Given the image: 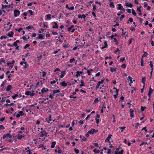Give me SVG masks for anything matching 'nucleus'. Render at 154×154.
Returning <instances> with one entry per match:
<instances>
[{"label": "nucleus", "mask_w": 154, "mask_h": 154, "mask_svg": "<svg viewBox=\"0 0 154 154\" xmlns=\"http://www.w3.org/2000/svg\"><path fill=\"white\" fill-rule=\"evenodd\" d=\"M98 131V130H95L91 128V130L88 131V134H93L94 133H96Z\"/></svg>", "instance_id": "f257e3e1"}, {"label": "nucleus", "mask_w": 154, "mask_h": 154, "mask_svg": "<svg viewBox=\"0 0 154 154\" xmlns=\"http://www.w3.org/2000/svg\"><path fill=\"white\" fill-rule=\"evenodd\" d=\"M7 137H9L10 138H11L12 137V136L10 134L8 133L4 134L2 138L5 139Z\"/></svg>", "instance_id": "f03ea898"}, {"label": "nucleus", "mask_w": 154, "mask_h": 154, "mask_svg": "<svg viewBox=\"0 0 154 154\" xmlns=\"http://www.w3.org/2000/svg\"><path fill=\"white\" fill-rule=\"evenodd\" d=\"M20 11L19 10H15L14 11V14L15 17H17L20 14Z\"/></svg>", "instance_id": "7ed1b4c3"}, {"label": "nucleus", "mask_w": 154, "mask_h": 154, "mask_svg": "<svg viewBox=\"0 0 154 154\" xmlns=\"http://www.w3.org/2000/svg\"><path fill=\"white\" fill-rule=\"evenodd\" d=\"M41 134L40 135V136L41 137H43L44 136H47V133L46 131L45 130H44L43 131H41Z\"/></svg>", "instance_id": "20e7f679"}, {"label": "nucleus", "mask_w": 154, "mask_h": 154, "mask_svg": "<svg viewBox=\"0 0 154 154\" xmlns=\"http://www.w3.org/2000/svg\"><path fill=\"white\" fill-rule=\"evenodd\" d=\"M118 9L119 10H122V11H124L125 12V9L124 8H123V7L122 6L121 4L120 3L118 4Z\"/></svg>", "instance_id": "39448f33"}, {"label": "nucleus", "mask_w": 154, "mask_h": 154, "mask_svg": "<svg viewBox=\"0 0 154 154\" xmlns=\"http://www.w3.org/2000/svg\"><path fill=\"white\" fill-rule=\"evenodd\" d=\"M49 91L47 88H43L41 90L42 93H43L45 92H47Z\"/></svg>", "instance_id": "423d86ee"}, {"label": "nucleus", "mask_w": 154, "mask_h": 154, "mask_svg": "<svg viewBox=\"0 0 154 154\" xmlns=\"http://www.w3.org/2000/svg\"><path fill=\"white\" fill-rule=\"evenodd\" d=\"M112 136V135L111 134L109 135L108 137H107V138L105 140V142H109V143H110V142L109 141V140H110V139L111 137Z\"/></svg>", "instance_id": "0eeeda50"}, {"label": "nucleus", "mask_w": 154, "mask_h": 154, "mask_svg": "<svg viewBox=\"0 0 154 154\" xmlns=\"http://www.w3.org/2000/svg\"><path fill=\"white\" fill-rule=\"evenodd\" d=\"M125 5L127 7L132 8L133 5L131 3L126 2L125 3Z\"/></svg>", "instance_id": "6e6552de"}, {"label": "nucleus", "mask_w": 154, "mask_h": 154, "mask_svg": "<svg viewBox=\"0 0 154 154\" xmlns=\"http://www.w3.org/2000/svg\"><path fill=\"white\" fill-rule=\"evenodd\" d=\"M153 92V90L151 88V87H150L149 90V91L148 94V95L149 96V97H150L151 95L152 94V93Z\"/></svg>", "instance_id": "1a4fd4ad"}, {"label": "nucleus", "mask_w": 154, "mask_h": 154, "mask_svg": "<svg viewBox=\"0 0 154 154\" xmlns=\"http://www.w3.org/2000/svg\"><path fill=\"white\" fill-rule=\"evenodd\" d=\"M14 32L13 31L9 32L7 34L9 37H12L13 36Z\"/></svg>", "instance_id": "9d476101"}, {"label": "nucleus", "mask_w": 154, "mask_h": 154, "mask_svg": "<svg viewBox=\"0 0 154 154\" xmlns=\"http://www.w3.org/2000/svg\"><path fill=\"white\" fill-rule=\"evenodd\" d=\"M60 84L61 86L63 87H66L67 85V84L65 82V81H64L63 82H61L60 83Z\"/></svg>", "instance_id": "9b49d317"}, {"label": "nucleus", "mask_w": 154, "mask_h": 154, "mask_svg": "<svg viewBox=\"0 0 154 154\" xmlns=\"http://www.w3.org/2000/svg\"><path fill=\"white\" fill-rule=\"evenodd\" d=\"M78 17L79 18H83L84 19H85L86 17V16L85 14H83L82 15L79 14L78 15Z\"/></svg>", "instance_id": "f8f14e48"}, {"label": "nucleus", "mask_w": 154, "mask_h": 154, "mask_svg": "<svg viewBox=\"0 0 154 154\" xmlns=\"http://www.w3.org/2000/svg\"><path fill=\"white\" fill-rule=\"evenodd\" d=\"M12 88V86L11 85H8L7 86V88L6 89V91H9Z\"/></svg>", "instance_id": "ddd939ff"}, {"label": "nucleus", "mask_w": 154, "mask_h": 154, "mask_svg": "<svg viewBox=\"0 0 154 154\" xmlns=\"http://www.w3.org/2000/svg\"><path fill=\"white\" fill-rule=\"evenodd\" d=\"M43 37V35H42V34H40L38 35V36L36 38L38 39H44Z\"/></svg>", "instance_id": "4468645a"}, {"label": "nucleus", "mask_w": 154, "mask_h": 154, "mask_svg": "<svg viewBox=\"0 0 154 154\" xmlns=\"http://www.w3.org/2000/svg\"><path fill=\"white\" fill-rule=\"evenodd\" d=\"M76 73L77 74L76 75V76L78 77L81 74H82L83 72L82 71H77L76 72Z\"/></svg>", "instance_id": "2eb2a0df"}, {"label": "nucleus", "mask_w": 154, "mask_h": 154, "mask_svg": "<svg viewBox=\"0 0 154 154\" xmlns=\"http://www.w3.org/2000/svg\"><path fill=\"white\" fill-rule=\"evenodd\" d=\"M54 25L53 26H52L53 28L57 29L58 27V25L57 23L55 22H54Z\"/></svg>", "instance_id": "dca6fc26"}, {"label": "nucleus", "mask_w": 154, "mask_h": 154, "mask_svg": "<svg viewBox=\"0 0 154 154\" xmlns=\"http://www.w3.org/2000/svg\"><path fill=\"white\" fill-rule=\"evenodd\" d=\"M101 100L100 98H97L94 100V103H96L98 102L99 101H100Z\"/></svg>", "instance_id": "f3484780"}, {"label": "nucleus", "mask_w": 154, "mask_h": 154, "mask_svg": "<svg viewBox=\"0 0 154 154\" xmlns=\"http://www.w3.org/2000/svg\"><path fill=\"white\" fill-rule=\"evenodd\" d=\"M51 14H48L46 15L47 18L49 20H50L51 19Z\"/></svg>", "instance_id": "a211bd4d"}, {"label": "nucleus", "mask_w": 154, "mask_h": 154, "mask_svg": "<svg viewBox=\"0 0 154 154\" xmlns=\"http://www.w3.org/2000/svg\"><path fill=\"white\" fill-rule=\"evenodd\" d=\"M105 79H102L101 81H99L97 83V84L100 85V84H103Z\"/></svg>", "instance_id": "6ab92c4d"}, {"label": "nucleus", "mask_w": 154, "mask_h": 154, "mask_svg": "<svg viewBox=\"0 0 154 154\" xmlns=\"http://www.w3.org/2000/svg\"><path fill=\"white\" fill-rule=\"evenodd\" d=\"M17 138L18 140H21L22 139L23 137H24L22 135H20L19 134H18L17 135Z\"/></svg>", "instance_id": "aec40b11"}, {"label": "nucleus", "mask_w": 154, "mask_h": 154, "mask_svg": "<svg viewBox=\"0 0 154 154\" xmlns=\"http://www.w3.org/2000/svg\"><path fill=\"white\" fill-rule=\"evenodd\" d=\"M14 103H12L10 104H8V103H5V105L6 106H14Z\"/></svg>", "instance_id": "412c9836"}, {"label": "nucleus", "mask_w": 154, "mask_h": 154, "mask_svg": "<svg viewBox=\"0 0 154 154\" xmlns=\"http://www.w3.org/2000/svg\"><path fill=\"white\" fill-rule=\"evenodd\" d=\"M59 92H60V90H53V95H54L55 94Z\"/></svg>", "instance_id": "4be33fe9"}, {"label": "nucleus", "mask_w": 154, "mask_h": 154, "mask_svg": "<svg viewBox=\"0 0 154 154\" xmlns=\"http://www.w3.org/2000/svg\"><path fill=\"white\" fill-rule=\"evenodd\" d=\"M81 84L80 85V88L84 86H85V85L84 83V82L83 80H81Z\"/></svg>", "instance_id": "5701e85b"}, {"label": "nucleus", "mask_w": 154, "mask_h": 154, "mask_svg": "<svg viewBox=\"0 0 154 154\" xmlns=\"http://www.w3.org/2000/svg\"><path fill=\"white\" fill-rule=\"evenodd\" d=\"M51 115H50V116H49V118L48 119V120L47 119H46V121H47V122H48V123H50V122L51 121Z\"/></svg>", "instance_id": "b1692460"}, {"label": "nucleus", "mask_w": 154, "mask_h": 154, "mask_svg": "<svg viewBox=\"0 0 154 154\" xmlns=\"http://www.w3.org/2000/svg\"><path fill=\"white\" fill-rule=\"evenodd\" d=\"M116 68H113L112 67H111L110 68V70L111 72H116Z\"/></svg>", "instance_id": "393cba45"}, {"label": "nucleus", "mask_w": 154, "mask_h": 154, "mask_svg": "<svg viewBox=\"0 0 154 154\" xmlns=\"http://www.w3.org/2000/svg\"><path fill=\"white\" fill-rule=\"evenodd\" d=\"M56 144V142H52L51 143V148H54V147L55 146V145Z\"/></svg>", "instance_id": "a878e982"}, {"label": "nucleus", "mask_w": 154, "mask_h": 154, "mask_svg": "<svg viewBox=\"0 0 154 154\" xmlns=\"http://www.w3.org/2000/svg\"><path fill=\"white\" fill-rule=\"evenodd\" d=\"M109 6L110 7L114 8L115 6L113 2H111L110 3Z\"/></svg>", "instance_id": "bb28decb"}, {"label": "nucleus", "mask_w": 154, "mask_h": 154, "mask_svg": "<svg viewBox=\"0 0 154 154\" xmlns=\"http://www.w3.org/2000/svg\"><path fill=\"white\" fill-rule=\"evenodd\" d=\"M148 54L146 52H144V54H143V55L142 56V58L144 57H146L147 56Z\"/></svg>", "instance_id": "cd10ccee"}, {"label": "nucleus", "mask_w": 154, "mask_h": 154, "mask_svg": "<svg viewBox=\"0 0 154 154\" xmlns=\"http://www.w3.org/2000/svg\"><path fill=\"white\" fill-rule=\"evenodd\" d=\"M132 14L134 16H136L137 15L136 13L133 9H132Z\"/></svg>", "instance_id": "c85d7f7f"}, {"label": "nucleus", "mask_w": 154, "mask_h": 154, "mask_svg": "<svg viewBox=\"0 0 154 154\" xmlns=\"http://www.w3.org/2000/svg\"><path fill=\"white\" fill-rule=\"evenodd\" d=\"M5 63V60L3 58H2L0 59V64H2V63Z\"/></svg>", "instance_id": "c756f323"}, {"label": "nucleus", "mask_w": 154, "mask_h": 154, "mask_svg": "<svg viewBox=\"0 0 154 154\" xmlns=\"http://www.w3.org/2000/svg\"><path fill=\"white\" fill-rule=\"evenodd\" d=\"M115 93L116 94L114 95V97L115 99H116L117 97V95L118 93L117 90V91H115Z\"/></svg>", "instance_id": "7c9ffc66"}, {"label": "nucleus", "mask_w": 154, "mask_h": 154, "mask_svg": "<svg viewBox=\"0 0 154 154\" xmlns=\"http://www.w3.org/2000/svg\"><path fill=\"white\" fill-rule=\"evenodd\" d=\"M145 81V77H143L142 78V82L144 84V85L143 86V87L144 86Z\"/></svg>", "instance_id": "2f4dec72"}, {"label": "nucleus", "mask_w": 154, "mask_h": 154, "mask_svg": "<svg viewBox=\"0 0 154 154\" xmlns=\"http://www.w3.org/2000/svg\"><path fill=\"white\" fill-rule=\"evenodd\" d=\"M26 28L27 29H28V30H29V29H33L34 27L32 26H28L26 27Z\"/></svg>", "instance_id": "473e14b6"}, {"label": "nucleus", "mask_w": 154, "mask_h": 154, "mask_svg": "<svg viewBox=\"0 0 154 154\" xmlns=\"http://www.w3.org/2000/svg\"><path fill=\"white\" fill-rule=\"evenodd\" d=\"M119 128L121 129V132H123L124 131V130L125 128L126 127L125 126H123L122 127H119Z\"/></svg>", "instance_id": "72a5a7b5"}, {"label": "nucleus", "mask_w": 154, "mask_h": 154, "mask_svg": "<svg viewBox=\"0 0 154 154\" xmlns=\"http://www.w3.org/2000/svg\"><path fill=\"white\" fill-rule=\"evenodd\" d=\"M128 78L129 80H130V83H133V81L132 80V78L131 76H129L128 77Z\"/></svg>", "instance_id": "f704fd0d"}, {"label": "nucleus", "mask_w": 154, "mask_h": 154, "mask_svg": "<svg viewBox=\"0 0 154 154\" xmlns=\"http://www.w3.org/2000/svg\"><path fill=\"white\" fill-rule=\"evenodd\" d=\"M42 56L41 55H40L38 57H37V58H38V61H39L40 60H41V58H42Z\"/></svg>", "instance_id": "c9c22d12"}, {"label": "nucleus", "mask_w": 154, "mask_h": 154, "mask_svg": "<svg viewBox=\"0 0 154 154\" xmlns=\"http://www.w3.org/2000/svg\"><path fill=\"white\" fill-rule=\"evenodd\" d=\"M31 93V92L30 91H26L25 93V94L26 95H30Z\"/></svg>", "instance_id": "e433bc0d"}, {"label": "nucleus", "mask_w": 154, "mask_h": 154, "mask_svg": "<svg viewBox=\"0 0 154 154\" xmlns=\"http://www.w3.org/2000/svg\"><path fill=\"white\" fill-rule=\"evenodd\" d=\"M93 151L95 153H98L100 152V150H97L96 149H94V150H93Z\"/></svg>", "instance_id": "4c0bfd02"}, {"label": "nucleus", "mask_w": 154, "mask_h": 154, "mask_svg": "<svg viewBox=\"0 0 154 154\" xmlns=\"http://www.w3.org/2000/svg\"><path fill=\"white\" fill-rule=\"evenodd\" d=\"M146 107L145 106H141V109L142 111H144V110L146 109Z\"/></svg>", "instance_id": "58836bf2"}, {"label": "nucleus", "mask_w": 154, "mask_h": 154, "mask_svg": "<svg viewBox=\"0 0 154 154\" xmlns=\"http://www.w3.org/2000/svg\"><path fill=\"white\" fill-rule=\"evenodd\" d=\"M120 51V50H119L118 48H117L116 50L115 51L114 53L115 54H116L117 52H119V53Z\"/></svg>", "instance_id": "ea45409f"}, {"label": "nucleus", "mask_w": 154, "mask_h": 154, "mask_svg": "<svg viewBox=\"0 0 154 154\" xmlns=\"http://www.w3.org/2000/svg\"><path fill=\"white\" fill-rule=\"evenodd\" d=\"M17 96H18L17 94H14V95L12 96V98L13 99H15L16 97H17Z\"/></svg>", "instance_id": "a19ab883"}, {"label": "nucleus", "mask_w": 154, "mask_h": 154, "mask_svg": "<svg viewBox=\"0 0 154 154\" xmlns=\"http://www.w3.org/2000/svg\"><path fill=\"white\" fill-rule=\"evenodd\" d=\"M18 113L20 114V116H23L24 115V113H23V111H20Z\"/></svg>", "instance_id": "79ce46f5"}, {"label": "nucleus", "mask_w": 154, "mask_h": 154, "mask_svg": "<svg viewBox=\"0 0 154 154\" xmlns=\"http://www.w3.org/2000/svg\"><path fill=\"white\" fill-rule=\"evenodd\" d=\"M69 97L70 98H73L74 99H76L77 98V97L74 96L72 95H70Z\"/></svg>", "instance_id": "37998d69"}, {"label": "nucleus", "mask_w": 154, "mask_h": 154, "mask_svg": "<svg viewBox=\"0 0 154 154\" xmlns=\"http://www.w3.org/2000/svg\"><path fill=\"white\" fill-rule=\"evenodd\" d=\"M125 17V15H124V14L122 15L121 16L120 18V20L121 21L123 18H124Z\"/></svg>", "instance_id": "c03bdc74"}, {"label": "nucleus", "mask_w": 154, "mask_h": 154, "mask_svg": "<svg viewBox=\"0 0 154 154\" xmlns=\"http://www.w3.org/2000/svg\"><path fill=\"white\" fill-rule=\"evenodd\" d=\"M129 21L131 22H133V19L132 18L130 17L129 18L128 21L127 23H129Z\"/></svg>", "instance_id": "a18cd8bd"}, {"label": "nucleus", "mask_w": 154, "mask_h": 154, "mask_svg": "<svg viewBox=\"0 0 154 154\" xmlns=\"http://www.w3.org/2000/svg\"><path fill=\"white\" fill-rule=\"evenodd\" d=\"M23 29V28H20L19 29H15V30L18 31L19 32H20V31Z\"/></svg>", "instance_id": "49530a36"}, {"label": "nucleus", "mask_w": 154, "mask_h": 154, "mask_svg": "<svg viewBox=\"0 0 154 154\" xmlns=\"http://www.w3.org/2000/svg\"><path fill=\"white\" fill-rule=\"evenodd\" d=\"M74 150L77 154H78L79 152V150L78 149H77L75 148H74Z\"/></svg>", "instance_id": "de8ad7c7"}, {"label": "nucleus", "mask_w": 154, "mask_h": 154, "mask_svg": "<svg viewBox=\"0 0 154 154\" xmlns=\"http://www.w3.org/2000/svg\"><path fill=\"white\" fill-rule=\"evenodd\" d=\"M7 5H4L3 4L2 5V9H3L7 8Z\"/></svg>", "instance_id": "09e8293b"}, {"label": "nucleus", "mask_w": 154, "mask_h": 154, "mask_svg": "<svg viewBox=\"0 0 154 154\" xmlns=\"http://www.w3.org/2000/svg\"><path fill=\"white\" fill-rule=\"evenodd\" d=\"M149 63H150L149 65L150 66V67L152 68H152H153V64L152 63V61H150Z\"/></svg>", "instance_id": "8fccbe9b"}, {"label": "nucleus", "mask_w": 154, "mask_h": 154, "mask_svg": "<svg viewBox=\"0 0 154 154\" xmlns=\"http://www.w3.org/2000/svg\"><path fill=\"white\" fill-rule=\"evenodd\" d=\"M30 46V45L28 44H26L25 46L24 47V48L25 49L29 47Z\"/></svg>", "instance_id": "3c124183"}, {"label": "nucleus", "mask_w": 154, "mask_h": 154, "mask_svg": "<svg viewBox=\"0 0 154 154\" xmlns=\"http://www.w3.org/2000/svg\"><path fill=\"white\" fill-rule=\"evenodd\" d=\"M52 34L54 35H57L58 34V33L57 32H54V31H52Z\"/></svg>", "instance_id": "603ef678"}, {"label": "nucleus", "mask_w": 154, "mask_h": 154, "mask_svg": "<svg viewBox=\"0 0 154 154\" xmlns=\"http://www.w3.org/2000/svg\"><path fill=\"white\" fill-rule=\"evenodd\" d=\"M143 63L144 61L142 58L141 59V66H143Z\"/></svg>", "instance_id": "864d4df0"}, {"label": "nucleus", "mask_w": 154, "mask_h": 154, "mask_svg": "<svg viewBox=\"0 0 154 154\" xmlns=\"http://www.w3.org/2000/svg\"><path fill=\"white\" fill-rule=\"evenodd\" d=\"M74 27V25H72L71 27H69V28H68V31H69L72 28H73Z\"/></svg>", "instance_id": "5fc2aeb1"}, {"label": "nucleus", "mask_w": 154, "mask_h": 154, "mask_svg": "<svg viewBox=\"0 0 154 154\" xmlns=\"http://www.w3.org/2000/svg\"><path fill=\"white\" fill-rule=\"evenodd\" d=\"M30 53H27L25 54L24 57H27L30 56Z\"/></svg>", "instance_id": "6e6d98bb"}, {"label": "nucleus", "mask_w": 154, "mask_h": 154, "mask_svg": "<svg viewBox=\"0 0 154 154\" xmlns=\"http://www.w3.org/2000/svg\"><path fill=\"white\" fill-rule=\"evenodd\" d=\"M65 71H62L61 72V75L64 77V76L65 75Z\"/></svg>", "instance_id": "4d7b16f0"}, {"label": "nucleus", "mask_w": 154, "mask_h": 154, "mask_svg": "<svg viewBox=\"0 0 154 154\" xmlns=\"http://www.w3.org/2000/svg\"><path fill=\"white\" fill-rule=\"evenodd\" d=\"M6 38H7V37L6 36L4 35L1 36L0 38V39L2 40L4 38L5 39Z\"/></svg>", "instance_id": "13d9d810"}, {"label": "nucleus", "mask_w": 154, "mask_h": 154, "mask_svg": "<svg viewBox=\"0 0 154 154\" xmlns=\"http://www.w3.org/2000/svg\"><path fill=\"white\" fill-rule=\"evenodd\" d=\"M75 60V59L74 58H73L72 59H71L69 60V62L70 63H72L73 61Z\"/></svg>", "instance_id": "bf43d9fd"}, {"label": "nucleus", "mask_w": 154, "mask_h": 154, "mask_svg": "<svg viewBox=\"0 0 154 154\" xmlns=\"http://www.w3.org/2000/svg\"><path fill=\"white\" fill-rule=\"evenodd\" d=\"M5 129L4 127L2 125H0V131L1 130H3Z\"/></svg>", "instance_id": "052dcab7"}, {"label": "nucleus", "mask_w": 154, "mask_h": 154, "mask_svg": "<svg viewBox=\"0 0 154 154\" xmlns=\"http://www.w3.org/2000/svg\"><path fill=\"white\" fill-rule=\"evenodd\" d=\"M74 7L73 6H72L70 8H68V9L70 10H73L74 9Z\"/></svg>", "instance_id": "680f3d73"}, {"label": "nucleus", "mask_w": 154, "mask_h": 154, "mask_svg": "<svg viewBox=\"0 0 154 154\" xmlns=\"http://www.w3.org/2000/svg\"><path fill=\"white\" fill-rule=\"evenodd\" d=\"M29 12L30 13L31 15H33V13L32 10H29Z\"/></svg>", "instance_id": "e2e57ef3"}, {"label": "nucleus", "mask_w": 154, "mask_h": 154, "mask_svg": "<svg viewBox=\"0 0 154 154\" xmlns=\"http://www.w3.org/2000/svg\"><path fill=\"white\" fill-rule=\"evenodd\" d=\"M144 130L145 131V132H147V131L146 129V127H145L143 128L142 129V130Z\"/></svg>", "instance_id": "0e129e2a"}, {"label": "nucleus", "mask_w": 154, "mask_h": 154, "mask_svg": "<svg viewBox=\"0 0 154 154\" xmlns=\"http://www.w3.org/2000/svg\"><path fill=\"white\" fill-rule=\"evenodd\" d=\"M54 95H53V94H51L49 95V98H51V99H53L54 98Z\"/></svg>", "instance_id": "69168bd1"}, {"label": "nucleus", "mask_w": 154, "mask_h": 154, "mask_svg": "<svg viewBox=\"0 0 154 154\" xmlns=\"http://www.w3.org/2000/svg\"><path fill=\"white\" fill-rule=\"evenodd\" d=\"M125 59V57H124L122 58L120 60V61L121 62H123Z\"/></svg>", "instance_id": "338daca9"}, {"label": "nucleus", "mask_w": 154, "mask_h": 154, "mask_svg": "<svg viewBox=\"0 0 154 154\" xmlns=\"http://www.w3.org/2000/svg\"><path fill=\"white\" fill-rule=\"evenodd\" d=\"M123 150L122 149L121 151L119 152H118L119 154H123Z\"/></svg>", "instance_id": "774afa93"}]
</instances>
